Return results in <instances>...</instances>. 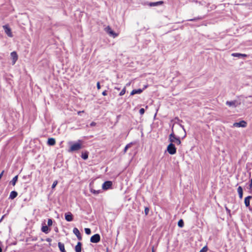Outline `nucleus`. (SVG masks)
I'll return each instance as SVG.
<instances>
[{"instance_id":"31","label":"nucleus","mask_w":252,"mask_h":252,"mask_svg":"<svg viewBox=\"0 0 252 252\" xmlns=\"http://www.w3.org/2000/svg\"><path fill=\"white\" fill-rule=\"evenodd\" d=\"M52 224H53L52 220L51 219H48V221H47V226H51L52 225Z\"/></svg>"},{"instance_id":"47","label":"nucleus","mask_w":252,"mask_h":252,"mask_svg":"<svg viewBox=\"0 0 252 252\" xmlns=\"http://www.w3.org/2000/svg\"><path fill=\"white\" fill-rule=\"evenodd\" d=\"M4 216H3L2 217V218H1V219H0V221H1V220L3 219V218H4Z\"/></svg>"},{"instance_id":"2","label":"nucleus","mask_w":252,"mask_h":252,"mask_svg":"<svg viewBox=\"0 0 252 252\" xmlns=\"http://www.w3.org/2000/svg\"><path fill=\"white\" fill-rule=\"evenodd\" d=\"M81 141L78 140V142L73 143L70 147L68 150L69 152H72L74 151H77L81 149L82 147V145L81 144Z\"/></svg>"},{"instance_id":"44","label":"nucleus","mask_w":252,"mask_h":252,"mask_svg":"<svg viewBox=\"0 0 252 252\" xmlns=\"http://www.w3.org/2000/svg\"><path fill=\"white\" fill-rule=\"evenodd\" d=\"M55 231L56 232H58V228L56 227L55 228Z\"/></svg>"},{"instance_id":"13","label":"nucleus","mask_w":252,"mask_h":252,"mask_svg":"<svg viewBox=\"0 0 252 252\" xmlns=\"http://www.w3.org/2000/svg\"><path fill=\"white\" fill-rule=\"evenodd\" d=\"M73 232L76 236V237H77V238L80 241L82 240L81 235L80 233L79 230H78V229L77 228L74 227L73 229Z\"/></svg>"},{"instance_id":"42","label":"nucleus","mask_w":252,"mask_h":252,"mask_svg":"<svg viewBox=\"0 0 252 252\" xmlns=\"http://www.w3.org/2000/svg\"><path fill=\"white\" fill-rule=\"evenodd\" d=\"M102 94L103 95V96H105L107 94V91L106 90H105L102 93Z\"/></svg>"},{"instance_id":"27","label":"nucleus","mask_w":252,"mask_h":252,"mask_svg":"<svg viewBox=\"0 0 252 252\" xmlns=\"http://www.w3.org/2000/svg\"><path fill=\"white\" fill-rule=\"evenodd\" d=\"M132 143H131H131H130L127 144L125 146V148H124V153H126V151H127V149H128V148H129L131 147V146L132 145Z\"/></svg>"},{"instance_id":"11","label":"nucleus","mask_w":252,"mask_h":252,"mask_svg":"<svg viewBox=\"0 0 252 252\" xmlns=\"http://www.w3.org/2000/svg\"><path fill=\"white\" fill-rule=\"evenodd\" d=\"M10 56L12 60V64H14L18 60V55L15 51H13L10 54Z\"/></svg>"},{"instance_id":"15","label":"nucleus","mask_w":252,"mask_h":252,"mask_svg":"<svg viewBox=\"0 0 252 252\" xmlns=\"http://www.w3.org/2000/svg\"><path fill=\"white\" fill-rule=\"evenodd\" d=\"M163 3V1H158L156 2H150L148 3V5L153 7V6H158V5H162Z\"/></svg>"},{"instance_id":"24","label":"nucleus","mask_w":252,"mask_h":252,"mask_svg":"<svg viewBox=\"0 0 252 252\" xmlns=\"http://www.w3.org/2000/svg\"><path fill=\"white\" fill-rule=\"evenodd\" d=\"M237 191L239 194V198L242 199L243 198V189L241 186L238 187Z\"/></svg>"},{"instance_id":"48","label":"nucleus","mask_w":252,"mask_h":252,"mask_svg":"<svg viewBox=\"0 0 252 252\" xmlns=\"http://www.w3.org/2000/svg\"><path fill=\"white\" fill-rule=\"evenodd\" d=\"M2 252V249L1 248V247H0V252Z\"/></svg>"},{"instance_id":"38","label":"nucleus","mask_w":252,"mask_h":252,"mask_svg":"<svg viewBox=\"0 0 252 252\" xmlns=\"http://www.w3.org/2000/svg\"><path fill=\"white\" fill-rule=\"evenodd\" d=\"M249 189L252 190V178L250 180V184L249 185Z\"/></svg>"},{"instance_id":"16","label":"nucleus","mask_w":252,"mask_h":252,"mask_svg":"<svg viewBox=\"0 0 252 252\" xmlns=\"http://www.w3.org/2000/svg\"><path fill=\"white\" fill-rule=\"evenodd\" d=\"M252 198V196H248L247 197H245L244 203L245 204V206L247 207H248L250 205V200Z\"/></svg>"},{"instance_id":"35","label":"nucleus","mask_w":252,"mask_h":252,"mask_svg":"<svg viewBox=\"0 0 252 252\" xmlns=\"http://www.w3.org/2000/svg\"><path fill=\"white\" fill-rule=\"evenodd\" d=\"M145 113V109L143 108H140V110H139V113L140 115H142L144 114Z\"/></svg>"},{"instance_id":"29","label":"nucleus","mask_w":252,"mask_h":252,"mask_svg":"<svg viewBox=\"0 0 252 252\" xmlns=\"http://www.w3.org/2000/svg\"><path fill=\"white\" fill-rule=\"evenodd\" d=\"M85 232L86 234L90 235L91 233V230L90 228H85Z\"/></svg>"},{"instance_id":"34","label":"nucleus","mask_w":252,"mask_h":252,"mask_svg":"<svg viewBox=\"0 0 252 252\" xmlns=\"http://www.w3.org/2000/svg\"><path fill=\"white\" fill-rule=\"evenodd\" d=\"M225 209L226 211L227 214L231 216V210L228 209L226 206H225Z\"/></svg>"},{"instance_id":"40","label":"nucleus","mask_w":252,"mask_h":252,"mask_svg":"<svg viewBox=\"0 0 252 252\" xmlns=\"http://www.w3.org/2000/svg\"><path fill=\"white\" fill-rule=\"evenodd\" d=\"M96 125V123L94 122H92L91 124H90V126L91 127H93V126H94Z\"/></svg>"},{"instance_id":"20","label":"nucleus","mask_w":252,"mask_h":252,"mask_svg":"<svg viewBox=\"0 0 252 252\" xmlns=\"http://www.w3.org/2000/svg\"><path fill=\"white\" fill-rule=\"evenodd\" d=\"M56 144V140L53 138H49L47 141V144L49 146H54Z\"/></svg>"},{"instance_id":"21","label":"nucleus","mask_w":252,"mask_h":252,"mask_svg":"<svg viewBox=\"0 0 252 252\" xmlns=\"http://www.w3.org/2000/svg\"><path fill=\"white\" fill-rule=\"evenodd\" d=\"M17 195H18V193L17 192V191H16L15 190H13L10 192L9 198L10 199H13L15 198H16Z\"/></svg>"},{"instance_id":"39","label":"nucleus","mask_w":252,"mask_h":252,"mask_svg":"<svg viewBox=\"0 0 252 252\" xmlns=\"http://www.w3.org/2000/svg\"><path fill=\"white\" fill-rule=\"evenodd\" d=\"M96 87L98 90H99L101 88V86L99 82H98L96 84Z\"/></svg>"},{"instance_id":"1","label":"nucleus","mask_w":252,"mask_h":252,"mask_svg":"<svg viewBox=\"0 0 252 252\" xmlns=\"http://www.w3.org/2000/svg\"><path fill=\"white\" fill-rule=\"evenodd\" d=\"M169 140L171 143H175L177 145L181 144V140L179 137H177L173 131V126L172 127V132L169 135Z\"/></svg>"},{"instance_id":"7","label":"nucleus","mask_w":252,"mask_h":252,"mask_svg":"<svg viewBox=\"0 0 252 252\" xmlns=\"http://www.w3.org/2000/svg\"><path fill=\"white\" fill-rule=\"evenodd\" d=\"M247 126V123L246 121L242 120L239 122L234 123L233 125V127H245Z\"/></svg>"},{"instance_id":"4","label":"nucleus","mask_w":252,"mask_h":252,"mask_svg":"<svg viewBox=\"0 0 252 252\" xmlns=\"http://www.w3.org/2000/svg\"><path fill=\"white\" fill-rule=\"evenodd\" d=\"M112 182L110 181H106L104 182L102 185V189L103 190H106L111 188L112 186Z\"/></svg>"},{"instance_id":"43","label":"nucleus","mask_w":252,"mask_h":252,"mask_svg":"<svg viewBox=\"0 0 252 252\" xmlns=\"http://www.w3.org/2000/svg\"><path fill=\"white\" fill-rule=\"evenodd\" d=\"M46 241L49 243H50L52 241V239L50 238H47L46 239Z\"/></svg>"},{"instance_id":"10","label":"nucleus","mask_w":252,"mask_h":252,"mask_svg":"<svg viewBox=\"0 0 252 252\" xmlns=\"http://www.w3.org/2000/svg\"><path fill=\"white\" fill-rule=\"evenodd\" d=\"M231 56L234 57H236L239 59H244L248 56L247 55L245 54H241L239 53H233Z\"/></svg>"},{"instance_id":"9","label":"nucleus","mask_w":252,"mask_h":252,"mask_svg":"<svg viewBox=\"0 0 252 252\" xmlns=\"http://www.w3.org/2000/svg\"><path fill=\"white\" fill-rule=\"evenodd\" d=\"M225 104L230 107L235 108L238 106V103L236 100H234L232 101H227Z\"/></svg>"},{"instance_id":"23","label":"nucleus","mask_w":252,"mask_h":252,"mask_svg":"<svg viewBox=\"0 0 252 252\" xmlns=\"http://www.w3.org/2000/svg\"><path fill=\"white\" fill-rule=\"evenodd\" d=\"M41 230L45 234H48L49 232L50 229L48 228V226L46 225H43L41 228Z\"/></svg>"},{"instance_id":"28","label":"nucleus","mask_w":252,"mask_h":252,"mask_svg":"<svg viewBox=\"0 0 252 252\" xmlns=\"http://www.w3.org/2000/svg\"><path fill=\"white\" fill-rule=\"evenodd\" d=\"M178 225L179 227H183L184 225V222L183 220H180L178 222Z\"/></svg>"},{"instance_id":"17","label":"nucleus","mask_w":252,"mask_h":252,"mask_svg":"<svg viewBox=\"0 0 252 252\" xmlns=\"http://www.w3.org/2000/svg\"><path fill=\"white\" fill-rule=\"evenodd\" d=\"M82 250V243L78 242L75 247V252H81Z\"/></svg>"},{"instance_id":"5","label":"nucleus","mask_w":252,"mask_h":252,"mask_svg":"<svg viewBox=\"0 0 252 252\" xmlns=\"http://www.w3.org/2000/svg\"><path fill=\"white\" fill-rule=\"evenodd\" d=\"M100 240V236L99 234H95L90 239V241L93 243H97Z\"/></svg>"},{"instance_id":"6","label":"nucleus","mask_w":252,"mask_h":252,"mask_svg":"<svg viewBox=\"0 0 252 252\" xmlns=\"http://www.w3.org/2000/svg\"><path fill=\"white\" fill-rule=\"evenodd\" d=\"M105 31L110 35L112 36L113 37L115 38L117 37L118 34L116 33L115 32H114L111 27L110 26H107L105 29Z\"/></svg>"},{"instance_id":"22","label":"nucleus","mask_w":252,"mask_h":252,"mask_svg":"<svg viewBox=\"0 0 252 252\" xmlns=\"http://www.w3.org/2000/svg\"><path fill=\"white\" fill-rule=\"evenodd\" d=\"M58 244L59 248L61 252H66L64 248V245L63 243L60 242H58Z\"/></svg>"},{"instance_id":"33","label":"nucleus","mask_w":252,"mask_h":252,"mask_svg":"<svg viewBox=\"0 0 252 252\" xmlns=\"http://www.w3.org/2000/svg\"><path fill=\"white\" fill-rule=\"evenodd\" d=\"M149 208L148 207H145L144 209V212L145 215H148L149 213Z\"/></svg>"},{"instance_id":"3","label":"nucleus","mask_w":252,"mask_h":252,"mask_svg":"<svg viewBox=\"0 0 252 252\" xmlns=\"http://www.w3.org/2000/svg\"><path fill=\"white\" fill-rule=\"evenodd\" d=\"M167 151L170 155H174L176 153L177 149L173 143L170 142V143L168 145L167 147Z\"/></svg>"},{"instance_id":"8","label":"nucleus","mask_w":252,"mask_h":252,"mask_svg":"<svg viewBox=\"0 0 252 252\" xmlns=\"http://www.w3.org/2000/svg\"><path fill=\"white\" fill-rule=\"evenodd\" d=\"M2 27L7 36L12 37L13 36V34L11 32V29L9 27V26L7 25H5L3 26Z\"/></svg>"},{"instance_id":"41","label":"nucleus","mask_w":252,"mask_h":252,"mask_svg":"<svg viewBox=\"0 0 252 252\" xmlns=\"http://www.w3.org/2000/svg\"><path fill=\"white\" fill-rule=\"evenodd\" d=\"M121 117V115H118L116 117V123H118L120 120V118Z\"/></svg>"},{"instance_id":"45","label":"nucleus","mask_w":252,"mask_h":252,"mask_svg":"<svg viewBox=\"0 0 252 252\" xmlns=\"http://www.w3.org/2000/svg\"><path fill=\"white\" fill-rule=\"evenodd\" d=\"M115 89L117 90H120V88H118V87H115Z\"/></svg>"},{"instance_id":"25","label":"nucleus","mask_w":252,"mask_h":252,"mask_svg":"<svg viewBox=\"0 0 252 252\" xmlns=\"http://www.w3.org/2000/svg\"><path fill=\"white\" fill-rule=\"evenodd\" d=\"M18 178V175H16L15 177H14L13 178V179H12V180L10 182V184H11L13 186H14L15 185L16 182H17Z\"/></svg>"},{"instance_id":"26","label":"nucleus","mask_w":252,"mask_h":252,"mask_svg":"<svg viewBox=\"0 0 252 252\" xmlns=\"http://www.w3.org/2000/svg\"><path fill=\"white\" fill-rule=\"evenodd\" d=\"M88 155L89 153L88 152H85L82 153L81 157L83 159L86 160L88 158Z\"/></svg>"},{"instance_id":"12","label":"nucleus","mask_w":252,"mask_h":252,"mask_svg":"<svg viewBox=\"0 0 252 252\" xmlns=\"http://www.w3.org/2000/svg\"><path fill=\"white\" fill-rule=\"evenodd\" d=\"M92 185H93V184L92 183H91L90 184V191L91 193H92L93 194H94V195H97L102 192L101 189L95 190V189H94L93 188Z\"/></svg>"},{"instance_id":"32","label":"nucleus","mask_w":252,"mask_h":252,"mask_svg":"<svg viewBox=\"0 0 252 252\" xmlns=\"http://www.w3.org/2000/svg\"><path fill=\"white\" fill-rule=\"evenodd\" d=\"M207 246H205L199 252H207Z\"/></svg>"},{"instance_id":"14","label":"nucleus","mask_w":252,"mask_h":252,"mask_svg":"<svg viewBox=\"0 0 252 252\" xmlns=\"http://www.w3.org/2000/svg\"><path fill=\"white\" fill-rule=\"evenodd\" d=\"M65 219L67 221H71L73 220L72 214L70 212H68L64 215Z\"/></svg>"},{"instance_id":"18","label":"nucleus","mask_w":252,"mask_h":252,"mask_svg":"<svg viewBox=\"0 0 252 252\" xmlns=\"http://www.w3.org/2000/svg\"><path fill=\"white\" fill-rule=\"evenodd\" d=\"M143 91V89H138L133 90L130 93V95H133L135 94H140Z\"/></svg>"},{"instance_id":"37","label":"nucleus","mask_w":252,"mask_h":252,"mask_svg":"<svg viewBox=\"0 0 252 252\" xmlns=\"http://www.w3.org/2000/svg\"><path fill=\"white\" fill-rule=\"evenodd\" d=\"M179 125H180V127H182V128L183 129V130H184V132H185V135H184V137H183V138H184V137H186V130H185V128H184V126H183V125H182L181 124H180Z\"/></svg>"},{"instance_id":"30","label":"nucleus","mask_w":252,"mask_h":252,"mask_svg":"<svg viewBox=\"0 0 252 252\" xmlns=\"http://www.w3.org/2000/svg\"><path fill=\"white\" fill-rule=\"evenodd\" d=\"M126 88H124L119 94L120 96L123 95L126 93Z\"/></svg>"},{"instance_id":"19","label":"nucleus","mask_w":252,"mask_h":252,"mask_svg":"<svg viewBox=\"0 0 252 252\" xmlns=\"http://www.w3.org/2000/svg\"><path fill=\"white\" fill-rule=\"evenodd\" d=\"M204 18V16H197V17H195L194 18L188 19L187 21L194 22V21H197L198 20H202Z\"/></svg>"},{"instance_id":"36","label":"nucleus","mask_w":252,"mask_h":252,"mask_svg":"<svg viewBox=\"0 0 252 252\" xmlns=\"http://www.w3.org/2000/svg\"><path fill=\"white\" fill-rule=\"evenodd\" d=\"M57 184H58V181L57 180L55 181L52 185V189L55 188V187L57 186Z\"/></svg>"},{"instance_id":"46","label":"nucleus","mask_w":252,"mask_h":252,"mask_svg":"<svg viewBox=\"0 0 252 252\" xmlns=\"http://www.w3.org/2000/svg\"><path fill=\"white\" fill-rule=\"evenodd\" d=\"M147 85H146V86H144V87H143V88L142 89H143V91L146 89L147 88Z\"/></svg>"}]
</instances>
